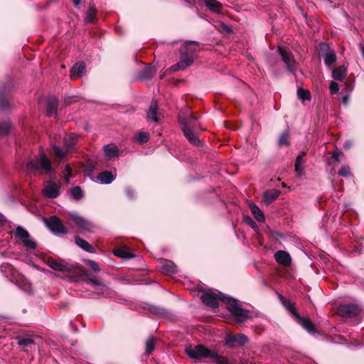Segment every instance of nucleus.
Instances as JSON below:
<instances>
[{"mask_svg":"<svg viewBox=\"0 0 364 364\" xmlns=\"http://www.w3.org/2000/svg\"><path fill=\"white\" fill-rule=\"evenodd\" d=\"M218 29L220 30V31L225 32L227 33H230L232 32L231 28L223 22H219Z\"/></svg>","mask_w":364,"mask_h":364,"instance_id":"obj_49","label":"nucleus"},{"mask_svg":"<svg viewBox=\"0 0 364 364\" xmlns=\"http://www.w3.org/2000/svg\"><path fill=\"white\" fill-rule=\"evenodd\" d=\"M330 92L332 95L337 93L339 90V85L335 81H331L329 85Z\"/></svg>","mask_w":364,"mask_h":364,"instance_id":"obj_50","label":"nucleus"},{"mask_svg":"<svg viewBox=\"0 0 364 364\" xmlns=\"http://www.w3.org/2000/svg\"><path fill=\"white\" fill-rule=\"evenodd\" d=\"M226 304L228 305V310L239 323H242L252 316L251 311L242 309L238 301L235 299L226 298Z\"/></svg>","mask_w":364,"mask_h":364,"instance_id":"obj_4","label":"nucleus"},{"mask_svg":"<svg viewBox=\"0 0 364 364\" xmlns=\"http://www.w3.org/2000/svg\"><path fill=\"white\" fill-rule=\"evenodd\" d=\"M125 193L129 199H134L135 198V191L131 187H127L125 189Z\"/></svg>","mask_w":364,"mask_h":364,"instance_id":"obj_51","label":"nucleus"},{"mask_svg":"<svg viewBox=\"0 0 364 364\" xmlns=\"http://www.w3.org/2000/svg\"><path fill=\"white\" fill-rule=\"evenodd\" d=\"M234 338H235V336H228L226 339V343L228 346H232L233 343L236 342Z\"/></svg>","mask_w":364,"mask_h":364,"instance_id":"obj_56","label":"nucleus"},{"mask_svg":"<svg viewBox=\"0 0 364 364\" xmlns=\"http://www.w3.org/2000/svg\"><path fill=\"white\" fill-rule=\"evenodd\" d=\"M347 74V68L345 65H341L332 70V77L334 80L342 81L343 80Z\"/></svg>","mask_w":364,"mask_h":364,"instance_id":"obj_29","label":"nucleus"},{"mask_svg":"<svg viewBox=\"0 0 364 364\" xmlns=\"http://www.w3.org/2000/svg\"><path fill=\"white\" fill-rule=\"evenodd\" d=\"M46 264L52 269L58 272H72L75 271L76 267L74 264L58 262L53 258H48Z\"/></svg>","mask_w":364,"mask_h":364,"instance_id":"obj_11","label":"nucleus"},{"mask_svg":"<svg viewBox=\"0 0 364 364\" xmlns=\"http://www.w3.org/2000/svg\"><path fill=\"white\" fill-rule=\"evenodd\" d=\"M279 299L282 305L291 314L294 318L299 315L296 311L294 304L291 302V301L287 299L282 295H279Z\"/></svg>","mask_w":364,"mask_h":364,"instance_id":"obj_26","label":"nucleus"},{"mask_svg":"<svg viewBox=\"0 0 364 364\" xmlns=\"http://www.w3.org/2000/svg\"><path fill=\"white\" fill-rule=\"evenodd\" d=\"M11 126L7 122L0 124V136L6 134L10 130Z\"/></svg>","mask_w":364,"mask_h":364,"instance_id":"obj_45","label":"nucleus"},{"mask_svg":"<svg viewBox=\"0 0 364 364\" xmlns=\"http://www.w3.org/2000/svg\"><path fill=\"white\" fill-rule=\"evenodd\" d=\"M85 65L83 62L75 63L70 70V78L77 79L85 73Z\"/></svg>","mask_w":364,"mask_h":364,"instance_id":"obj_22","label":"nucleus"},{"mask_svg":"<svg viewBox=\"0 0 364 364\" xmlns=\"http://www.w3.org/2000/svg\"><path fill=\"white\" fill-rule=\"evenodd\" d=\"M338 313L342 316L355 317L360 315L361 312L360 308L353 304H341L338 307Z\"/></svg>","mask_w":364,"mask_h":364,"instance_id":"obj_10","label":"nucleus"},{"mask_svg":"<svg viewBox=\"0 0 364 364\" xmlns=\"http://www.w3.org/2000/svg\"><path fill=\"white\" fill-rule=\"evenodd\" d=\"M155 347V340L154 337H149V339L146 342L145 345V349H146V354L150 355L152 351L154 350Z\"/></svg>","mask_w":364,"mask_h":364,"instance_id":"obj_41","label":"nucleus"},{"mask_svg":"<svg viewBox=\"0 0 364 364\" xmlns=\"http://www.w3.org/2000/svg\"><path fill=\"white\" fill-rule=\"evenodd\" d=\"M105 155L107 158L112 159L116 158L119 155L117 146L114 144H107L104 146Z\"/></svg>","mask_w":364,"mask_h":364,"instance_id":"obj_25","label":"nucleus"},{"mask_svg":"<svg viewBox=\"0 0 364 364\" xmlns=\"http://www.w3.org/2000/svg\"><path fill=\"white\" fill-rule=\"evenodd\" d=\"M297 95L299 98L303 101L311 100V93L308 90L299 87L297 90Z\"/></svg>","mask_w":364,"mask_h":364,"instance_id":"obj_39","label":"nucleus"},{"mask_svg":"<svg viewBox=\"0 0 364 364\" xmlns=\"http://www.w3.org/2000/svg\"><path fill=\"white\" fill-rule=\"evenodd\" d=\"M178 119L186 138L190 143L199 145L200 141L198 134L200 132V128L198 122V117L194 116L193 112L187 108L178 112Z\"/></svg>","mask_w":364,"mask_h":364,"instance_id":"obj_1","label":"nucleus"},{"mask_svg":"<svg viewBox=\"0 0 364 364\" xmlns=\"http://www.w3.org/2000/svg\"><path fill=\"white\" fill-rule=\"evenodd\" d=\"M0 105L2 109L5 110L8 108V102L6 100L1 99L0 101Z\"/></svg>","mask_w":364,"mask_h":364,"instance_id":"obj_55","label":"nucleus"},{"mask_svg":"<svg viewBox=\"0 0 364 364\" xmlns=\"http://www.w3.org/2000/svg\"><path fill=\"white\" fill-rule=\"evenodd\" d=\"M345 86H346L345 90H346V92H351L354 87V86L352 83L347 82H345Z\"/></svg>","mask_w":364,"mask_h":364,"instance_id":"obj_54","label":"nucleus"},{"mask_svg":"<svg viewBox=\"0 0 364 364\" xmlns=\"http://www.w3.org/2000/svg\"><path fill=\"white\" fill-rule=\"evenodd\" d=\"M0 270L2 274L6 277L10 282L14 280V278L16 277L17 274L18 273L14 267L9 264L4 263L0 266Z\"/></svg>","mask_w":364,"mask_h":364,"instance_id":"obj_20","label":"nucleus"},{"mask_svg":"<svg viewBox=\"0 0 364 364\" xmlns=\"http://www.w3.org/2000/svg\"><path fill=\"white\" fill-rule=\"evenodd\" d=\"M338 174L341 176L347 177L350 175V168L348 166H344L338 171Z\"/></svg>","mask_w":364,"mask_h":364,"instance_id":"obj_47","label":"nucleus"},{"mask_svg":"<svg viewBox=\"0 0 364 364\" xmlns=\"http://www.w3.org/2000/svg\"><path fill=\"white\" fill-rule=\"evenodd\" d=\"M11 282L26 292H30L31 291V285L29 282L19 273H18L16 277Z\"/></svg>","mask_w":364,"mask_h":364,"instance_id":"obj_19","label":"nucleus"},{"mask_svg":"<svg viewBox=\"0 0 364 364\" xmlns=\"http://www.w3.org/2000/svg\"><path fill=\"white\" fill-rule=\"evenodd\" d=\"M280 191L277 189H271L264 193L262 200L269 205L276 200L280 194Z\"/></svg>","mask_w":364,"mask_h":364,"instance_id":"obj_23","label":"nucleus"},{"mask_svg":"<svg viewBox=\"0 0 364 364\" xmlns=\"http://www.w3.org/2000/svg\"><path fill=\"white\" fill-rule=\"evenodd\" d=\"M244 221L245 222L246 224L250 225L252 229H254L255 230L257 229L258 227H257V223L254 221V220L250 216H248V215L245 216Z\"/></svg>","mask_w":364,"mask_h":364,"instance_id":"obj_46","label":"nucleus"},{"mask_svg":"<svg viewBox=\"0 0 364 364\" xmlns=\"http://www.w3.org/2000/svg\"><path fill=\"white\" fill-rule=\"evenodd\" d=\"M86 263L95 272H100V268L99 267V265L96 262L88 259L86 261Z\"/></svg>","mask_w":364,"mask_h":364,"instance_id":"obj_48","label":"nucleus"},{"mask_svg":"<svg viewBox=\"0 0 364 364\" xmlns=\"http://www.w3.org/2000/svg\"><path fill=\"white\" fill-rule=\"evenodd\" d=\"M96 8L93 2L90 3L89 8L86 12L85 20L87 23H92L95 20Z\"/></svg>","mask_w":364,"mask_h":364,"instance_id":"obj_34","label":"nucleus"},{"mask_svg":"<svg viewBox=\"0 0 364 364\" xmlns=\"http://www.w3.org/2000/svg\"><path fill=\"white\" fill-rule=\"evenodd\" d=\"M61 185L53 181H48L43 190V194L49 198H56L60 194Z\"/></svg>","mask_w":364,"mask_h":364,"instance_id":"obj_12","label":"nucleus"},{"mask_svg":"<svg viewBox=\"0 0 364 364\" xmlns=\"http://www.w3.org/2000/svg\"><path fill=\"white\" fill-rule=\"evenodd\" d=\"M70 196L75 200H80L83 197V193L80 186H75L70 191Z\"/></svg>","mask_w":364,"mask_h":364,"instance_id":"obj_37","label":"nucleus"},{"mask_svg":"<svg viewBox=\"0 0 364 364\" xmlns=\"http://www.w3.org/2000/svg\"><path fill=\"white\" fill-rule=\"evenodd\" d=\"M26 166L34 174H48L53 171L51 162L42 149L38 156L28 160Z\"/></svg>","mask_w":364,"mask_h":364,"instance_id":"obj_3","label":"nucleus"},{"mask_svg":"<svg viewBox=\"0 0 364 364\" xmlns=\"http://www.w3.org/2000/svg\"><path fill=\"white\" fill-rule=\"evenodd\" d=\"M186 5L190 8L193 7L196 4V0H183Z\"/></svg>","mask_w":364,"mask_h":364,"instance_id":"obj_53","label":"nucleus"},{"mask_svg":"<svg viewBox=\"0 0 364 364\" xmlns=\"http://www.w3.org/2000/svg\"><path fill=\"white\" fill-rule=\"evenodd\" d=\"M194 58L191 55H181V59L176 65L172 66L173 70H185L193 64Z\"/></svg>","mask_w":364,"mask_h":364,"instance_id":"obj_21","label":"nucleus"},{"mask_svg":"<svg viewBox=\"0 0 364 364\" xmlns=\"http://www.w3.org/2000/svg\"><path fill=\"white\" fill-rule=\"evenodd\" d=\"M198 46V45L196 41H188L180 49L181 55H191L193 58L195 59Z\"/></svg>","mask_w":364,"mask_h":364,"instance_id":"obj_14","label":"nucleus"},{"mask_svg":"<svg viewBox=\"0 0 364 364\" xmlns=\"http://www.w3.org/2000/svg\"><path fill=\"white\" fill-rule=\"evenodd\" d=\"M156 73V69L151 65H146L138 74V77L141 80L151 78Z\"/></svg>","mask_w":364,"mask_h":364,"instance_id":"obj_27","label":"nucleus"},{"mask_svg":"<svg viewBox=\"0 0 364 364\" xmlns=\"http://www.w3.org/2000/svg\"><path fill=\"white\" fill-rule=\"evenodd\" d=\"M296 322L300 324L308 333L313 334L316 333V328L314 324L308 317H301L300 315L296 316L295 318Z\"/></svg>","mask_w":364,"mask_h":364,"instance_id":"obj_18","label":"nucleus"},{"mask_svg":"<svg viewBox=\"0 0 364 364\" xmlns=\"http://www.w3.org/2000/svg\"><path fill=\"white\" fill-rule=\"evenodd\" d=\"M75 7H79L81 0H72Z\"/></svg>","mask_w":364,"mask_h":364,"instance_id":"obj_60","label":"nucleus"},{"mask_svg":"<svg viewBox=\"0 0 364 364\" xmlns=\"http://www.w3.org/2000/svg\"><path fill=\"white\" fill-rule=\"evenodd\" d=\"M344 147H345L346 149H348V148L350 147L349 143H348V142H346V143L344 144Z\"/></svg>","mask_w":364,"mask_h":364,"instance_id":"obj_63","label":"nucleus"},{"mask_svg":"<svg viewBox=\"0 0 364 364\" xmlns=\"http://www.w3.org/2000/svg\"><path fill=\"white\" fill-rule=\"evenodd\" d=\"M58 101L54 97H50L47 100V114L53 116L57 114Z\"/></svg>","mask_w":364,"mask_h":364,"instance_id":"obj_24","label":"nucleus"},{"mask_svg":"<svg viewBox=\"0 0 364 364\" xmlns=\"http://www.w3.org/2000/svg\"><path fill=\"white\" fill-rule=\"evenodd\" d=\"M163 117L162 114L159 111V107L156 101H152L146 112V119L149 122L158 124Z\"/></svg>","mask_w":364,"mask_h":364,"instance_id":"obj_13","label":"nucleus"},{"mask_svg":"<svg viewBox=\"0 0 364 364\" xmlns=\"http://www.w3.org/2000/svg\"><path fill=\"white\" fill-rule=\"evenodd\" d=\"M69 217L82 232H92L94 231L95 225L77 213H70Z\"/></svg>","mask_w":364,"mask_h":364,"instance_id":"obj_9","label":"nucleus"},{"mask_svg":"<svg viewBox=\"0 0 364 364\" xmlns=\"http://www.w3.org/2000/svg\"><path fill=\"white\" fill-rule=\"evenodd\" d=\"M277 52L280 55L282 60L285 63L287 69L290 73H294L297 68V63L292 53L282 46H279L278 48Z\"/></svg>","mask_w":364,"mask_h":364,"instance_id":"obj_8","label":"nucleus"},{"mask_svg":"<svg viewBox=\"0 0 364 364\" xmlns=\"http://www.w3.org/2000/svg\"><path fill=\"white\" fill-rule=\"evenodd\" d=\"M115 177L112 172L105 171L100 173L97 176V179L103 184L111 183Z\"/></svg>","mask_w":364,"mask_h":364,"instance_id":"obj_30","label":"nucleus"},{"mask_svg":"<svg viewBox=\"0 0 364 364\" xmlns=\"http://www.w3.org/2000/svg\"><path fill=\"white\" fill-rule=\"evenodd\" d=\"M186 353L189 358L196 360H200L203 358H211L215 364H229L227 358L219 355L216 352L212 351L200 345L187 348Z\"/></svg>","mask_w":364,"mask_h":364,"instance_id":"obj_2","label":"nucleus"},{"mask_svg":"<svg viewBox=\"0 0 364 364\" xmlns=\"http://www.w3.org/2000/svg\"><path fill=\"white\" fill-rule=\"evenodd\" d=\"M342 154L341 152L339 151H334L332 153L331 158L336 161L339 160L340 156Z\"/></svg>","mask_w":364,"mask_h":364,"instance_id":"obj_57","label":"nucleus"},{"mask_svg":"<svg viewBox=\"0 0 364 364\" xmlns=\"http://www.w3.org/2000/svg\"><path fill=\"white\" fill-rule=\"evenodd\" d=\"M272 235H274V236H277V237H282V234H280V233H279V232H274L272 233Z\"/></svg>","mask_w":364,"mask_h":364,"instance_id":"obj_62","label":"nucleus"},{"mask_svg":"<svg viewBox=\"0 0 364 364\" xmlns=\"http://www.w3.org/2000/svg\"><path fill=\"white\" fill-rule=\"evenodd\" d=\"M77 136L75 134H66L63 139L64 147L69 151L75 145Z\"/></svg>","mask_w":364,"mask_h":364,"instance_id":"obj_31","label":"nucleus"},{"mask_svg":"<svg viewBox=\"0 0 364 364\" xmlns=\"http://www.w3.org/2000/svg\"><path fill=\"white\" fill-rule=\"evenodd\" d=\"M295 171L297 176H301L303 175V168L301 165H295Z\"/></svg>","mask_w":364,"mask_h":364,"instance_id":"obj_52","label":"nucleus"},{"mask_svg":"<svg viewBox=\"0 0 364 364\" xmlns=\"http://www.w3.org/2000/svg\"><path fill=\"white\" fill-rule=\"evenodd\" d=\"M6 222V218L0 213V225H3Z\"/></svg>","mask_w":364,"mask_h":364,"instance_id":"obj_59","label":"nucleus"},{"mask_svg":"<svg viewBox=\"0 0 364 364\" xmlns=\"http://www.w3.org/2000/svg\"><path fill=\"white\" fill-rule=\"evenodd\" d=\"M113 253L115 256H117L122 259H131L134 257V255L125 248L115 249L113 250Z\"/></svg>","mask_w":364,"mask_h":364,"instance_id":"obj_35","label":"nucleus"},{"mask_svg":"<svg viewBox=\"0 0 364 364\" xmlns=\"http://www.w3.org/2000/svg\"><path fill=\"white\" fill-rule=\"evenodd\" d=\"M250 208L252 213L253 214L254 217L255 218V219L257 220H258L259 222H261V223L264 222V220H265L264 215L257 205L252 203L250 205Z\"/></svg>","mask_w":364,"mask_h":364,"instance_id":"obj_33","label":"nucleus"},{"mask_svg":"<svg viewBox=\"0 0 364 364\" xmlns=\"http://www.w3.org/2000/svg\"><path fill=\"white\" fill-rule=\"evenodd\" d=\"M276 262L284 267H289L291 264L290 255L284 250H279L274 253Z\"/></svg>","mask_w":364,"mask_h":364,"instance_id":"obj_17","label":"nucleus"},{"mask_svg":"<svg viewBox=\"0 0 364 364\" xmlns=\"http://www.w3.org/2000/svg\"><path fill=\"white\" fill-rule=\"evenodd\" d=\"M51 147L55 156L61 159L66 156L68 151L65 148H61L55 144H51Z\"/></svg>","mask_w":364,"mask_h":364,"instance_id":"obj_36","label":"nucleus"},{"mask_svg":"<svg viewBox=\"0 0 364 364\" xmlns=\"http://www.w3.org/2000/svg\"><path fill=\"white\" fill-rule=\"evenodd\" d=\"M18 344L23 347H28L34 343V340L30 337H18Z\"/></svg>","mask_w":364,"mask_h":364,"instance_id":"obj_38","label":"nucleus"},{"mask_svg":"<svg viewBox=\"0 0 364 364\" xmlns=\"http://www.w3.org/2000/svg\"><path fill=\"white\" fill-rule=\"evenodd\" d=\"M158 267L165 274H173L176 272V266L170 260L162 259L159 261Z\"/></svg>","mask_w":364,"mask_h":364,"instance_id":"obj_16","label":"nucleus"},{"mask_svg":"<svg viewBox=\"0 0 364 364\" xmlns=\"http://www.w3.org/2000/svg\"><path fill=\"white\" fill-rule=\"evenodd\" d=\"M342 101L343 103H347L348 101V95H346L345 96L343 97V99H342Z\"/></svg>","mask_w":364,"mask_h":364,"instance_id":"obj_61","label":"nucleus"},{"mask_svg":"<svg viewBox=\"0 0 364 364\" xmlns=\"http://www.w3.org/2000/svg\"><path fill=\"white\" fill-rule=\"evenodd\" d=\"M301 161H302V156L299 155L296 159L295 165H301Z\"/></svg>","mask_w":364,"mask_h":364,"instance_id":"obj_58","label":"nucleus"},{"mask_svg":"<svg viewBox=\"0 0 364 364\" xmlns=\"http://www.w3.org/2000/svg\"><path fill=\"white\" fill-rule=\"evenodd\" d=\"M82 273L88 278V281L92 284V286L100 287L102 294H103L104 291L108 289V287L102 280L98 279L95 277H90V274L87 271H82Z\"/></svg>","mask_w":364,"mask_h":364,"instance_id":"obj_28","label":"nucleus"},{"mask_svg":"<svg viewBox=\"0 0 364 364\" xmlns=\"http://www.w3.org/2000/svg\"><path fill=\"white\" fill-rule=\"evenodd\" d=\"M289 134L287 130L281 134L278 139V144L280 146H287L289 144Z\"/></svg>","mask_w":364,"mask_h":364,"instance_id":"obj_40","label":"nucleus"},{"mask_svg":"<svg viewBox=\"0 0 364 364\" xmlns=\"http://www.w3.org/2000/svg\"><path fill=\"white\" fill-rule=\"evenodd\" d=\"M226 298L229 296L216 290H208L200 296L203 303L212 308L218 307L220 301L226 304Z\"/></svg>","mask_w":364,"mask_h":364,"instance_id":"obj_5","label":"nucleus"},{"mask_svg":"<svg viewBox=\"0 0 364 364\" xmlns=\"http://www.w3.org/2000/svg\"><path fill=\"white\" fill-rule=\"evenodd\" d=\"M234 340L240 346H243L248 341V338L245 334L240 333L236 335L235 338H234Z\"/></svg>","mask_w":364,"mask_h":364,"instance_id":"obj_44","label":"nucleus"},{"mask_svg":"<svg viewBox=\"0 0 364 364\" xmlns=\"http://www.w3.org/2000/svg\"><path fill=\"white\" fill-rule=\"evenodd\" d=\"M43 221L48 229L55 235H61L68 233L67 228L56 215H53L48 219L44 218Z\"/></svg>","mask_w":364,"mask_h":364,"instance_id":"obj_7","label":"nucleus"},{"mask_svg":"<svg viewBox=\"0 0 364 364\" xmlns=\"http://www.w3.org/2000/svg\"><path fill=\"white\" fill-rule=\"evenodd\" d=\"M149 133H146V132H140L136 138V140L139 143V144H144V143H146L148 141H149Z\"/></svg>","mask_w":364,"mask_h":364,"instance_id":"obj_42","label":"nucleus"},{"mask_svg":"<svg viewBox=\"0 0 364 364\" xmlns=\"http://www.w3.org/2000/svg\"><path fill=\"white\" fill-rule=\"evenodd\" d=\"M16 242H21L27 250H35L37 244L30 236L29 232L22 226H17L14 232Z\"/></svg>","mask_w":364,"mask_h":364,"instance_id":"obj_6","label":"nucleus"},{"mask_svg":"<svg viewBox=\"0 0 364 364\" xmlns=\"http://www.w3.org/2000/svg\"><path fill=\"white\" fill-rule=\"evenodd\" d=\"M75 243L80 248L84 250L85 251L90 252V253H94L95 250L93 247L89 244L85 240L76 236L75 237Z\"/></svg>","mask_w":364,"mask_h":364,"instance_id":"obj_32","label":"nucleus"},{"mask_svg":"<svg viewBox=\"0 0 364 364\" xmlns=\"http://www.w3.org/2000/svg\"><path fill=\"white\" fill-rule=\"evenodd\" d=\"M320 48L322 51H326L324 55V63L327 66H331L336 60V53L333 50H329L328 45L325 43H320Z\"/></svg>","mask_w":364,"mask_h":364,"instance_id":"obj_15","label":"nucleus"},{"mask_svg":"<svg viewBox=\"0 0 364 364\" xmlns=\"http://www.w3.org/2000/svg\"><path fill=\"white\" fill-rule=\"evenodd\" d=\"M63 174L64 181L66 183H68L70 182V178L73 176V175H72V169H71V167L69 165H67L65 166V168Z\"/></svg>","mask_w":364,"mask_h":364,"instance_id":"obj_43","label":"nucleus"}]
</instances>
